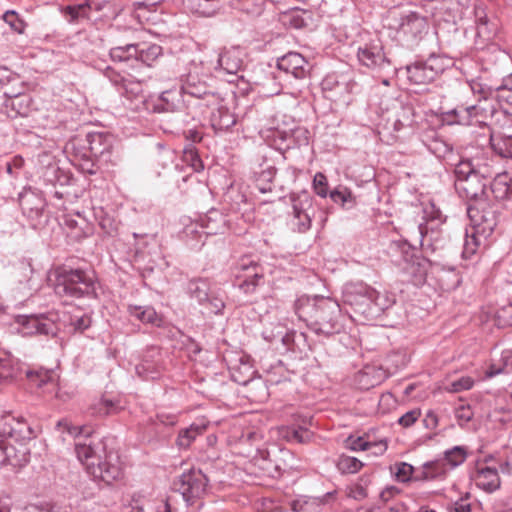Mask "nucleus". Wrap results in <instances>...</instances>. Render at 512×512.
Segmentation results:
<instances>
[{"label": "nucleus", "instance_id": "f257e3e1", "mask_svg": "<svg viewBox=\"0 0 512 512\" xmlns=\"http://www.w3.org/2000/svg\"><path fill=\"white\" fill-rule=\"evenodd\" d=\"M340 305L329 297L302 296L295 302V313L317 335L331 336L340 330Z\"/></svg>", "mask_w": 512, "mask_h": 512}, {"label": "nucleus", "instance_id": "f03ea898", "mask_svg": "<svg viewBox=\"0 0 512 512\" xmlns=\"http://www.w3.org/2000/svg\"><path fill=\"white\" fill-rule=\"evenodd\" d=\"M75 452L78 460L94 480L111 484L121 477L122 470L118 455L113 451H107L103 442L99 441L95 444L77 442Z\"/></svg>", "mask_w": 512, "mask_h": 512}, {"label": "nucleus", "instance_id": "7ed1b4c3", "mask_svg": "<svg viewBox=\"0 0 512 512\" xmlns=\"http://www.w3.org/2000/svg\"><path fill=\"white\" fill-rule=\"evenodd\" d=\"M467 214L471 222L470 230L466 231L462 256L471 258L483 241L493 233L498 223V207L489 198L480 199L468 205Z\"/></svg>", "mask_w": 512, "mask_h": 512}, {"label": "nucleus", "instance_id": "20e7f679", "mask_svg": "<svg viewBox=\"0 0 512 512\" xmlns=\"http://www.w3.org/2000/svg\"><path fill=\"white\" fill-rule=\"evenodd\" d=\"M454 186L460 197L477 202L488 198L489 165L478 157L458 160L454 168Z\"/></svg>", "mask_w": 512, "mask_h": 512}, {"label": "nucleus", "instance_id": "39448f33", "mask_svg": "<svg viewBox=\"0 0 512 512\" xmlns=\"http://www.w3.org/2000/svg\"><path fill=\"white\" fill-rule=\"evenodd\" d=\"M414 122V108L399 98H383L380 102L379 128L390 136Z\"/></svg>", "mask_w": 512, "mask_h": 512}, {"label": "nucleus", "instance_id": "423d86ee", "mask_svg": "<svg viewBox=\"0 0 512 512\" xmlns=\"http://www.w3.org/2000/svg\"><path fill=\"white\" fill-rule=\"evenodd\" d=\"M55 292L75 298L95 295L94 278L81 269L58 267L55 270Z\"/></svg>", "mask_w": 512, "mask_h": 512}, {"label": "nucleus", "instance_id": "0eeeda50", "mask_svg": "<svg viewBox=\"0 0 512 512\" xmlns=\"http://www.w3.org/2000/svg\"><path fill=\"white\" fill-rule=\"evenodd\" d=\"M496 113V107L492 100L488 98L479 99L473 105H459L456 108L444 112V120L448 124L459 125H488Z\"/></svg>", "mask_w": 512, "mask_h": 512}, {"label": "nucleus", "instance_id": "6e6552de", "mask_svg": "<svg viewBox=\"0 0 512 512\" xmlns=\"http://www.w3.org/2000/svg\"><path fill=\"white\" fill-rule=\"evenodd\" d=\"M0 436L13 438L19 447L35 438V432L23 417H15L11 413H4L0 417Z\"/></svg>", "mask_w": 512, "mask_h": 512}, {"label": "nucleus", "instance_id": "1a4fd4ad", "mask_svg": "<svg viewBox=\"0 0 512 512\" xmlns=\"http://www.w3.org/2000/svg\"><path fill=\"white\" fill-rule=\"evenodd\" d=\"M443 71V60L440 57L431 56L424 62L407 66V77L414 84L424 85L433 82Z\"/></svg>", "mask_w": 512, "mask_h": 512}, {"label": "nucleus", "instance_id": "9d476101", "mask_svg": "<svg viewBox=\"0 0 512 512\" xmlns=\"http://www.w3.org/2000/svg\"><path fill=\"white\" fill-rule=\"evenodd\" d=\"M207 478L200 470H190L174 481V488L181 493L186 502L199 498L206 489Z\"/></svg>", "mask_w": 512, "mask_h": 512}, {"label": "nucleus", "instance_id": "9b49d317", "mask_svg": "<svg viewBox=\"0 0 512 512\" xmlns=\"http://www.w3.org/2000/svg\"><path fill=\"white\" fill-rule=\"evenodd\" d=\"M182 103L180 88L171 86L161 92L158 97H149L144 101L145 110L149 113H171L177 111Z\"/></svg>", "mask_w": 512, "mask_h": 512}, {"label": "nucleus", "instance_id": "f8f14e48", "mask_svg": "<svg viewBox=\"0 0 512 512\" xmlns=\"http://www.w3.org/2000/svg\"><path fill=\"white\" fill-rule=\"evenodd\" d=\"M30 448L26 444L19 447L0 439V469L5 466L22 468L30 460Z\"/></svg>", "mask_w": 512, "mask_h": 512}, {"label": "nucleus", "instance_id": "ddd939ff", "mask_svg": "<svg viewBox=\"0 0 512 512\" xmlns=\"http://www.w3.org/2000/svg\"><path fill=\"white\" fill-rule=\"evenodd\" d=\"M18 323L22 326L24 335H46L55 337L58 328L53 320L44 315L21 316Z\"/></svg>", "mask_w": 512, "mask_h": 512}, {"label": "nucleus", "instance_id": "4468645a", "mask_svg": "<svg viewBox=\"0 0 512 512\" xmlns=\"http://www.w3.org/2000/svg\"><path fill=\"white\" fill-rule=\"evenodd\" d=\"M373 288L363 283L350 284L345 287L344 302L355 306L356 311L369 314Z\"/></svg>", "mask_w": 512, "mask_h": 512}, {"label": "nucleus", "instance_id": "2eb2a0df", "mask_svg": "<svg viewBox=\"0 0 512 512\" xmlns=\"http://www.w3.org/2000/svg\"><path fill=\"white\" fill-rule=\"evenodd\" d=\"M104 75L117 88L118 92L128 100L141 96L143 92L141 81L132 77H125L111 67L106 68Z\"/></svg>", "mask_w": 512, "mask_h": 512}, {"label": "nucleus", "instance_id": "dca6fc26", "mask_svg": "<svg viewBox=\"0 0 512 512\" xmlns=\"http://www.w3.org/2000/svg\"><path fill=\"white\" fill-rule=\"evenodd\" d=\"M422 142L437 158L443 159L447 161L448 164L455 167L458 161H456L453 146L434 130L426 131L422 136Z\"/></svg>", "mask_w": 512, "mask_h": 512}, {"label": "nucleus", "instance_id": "f3484780", "mask_svg": "<svg viewBox=\"0 0 512 512\" xmlns=\"http://www.w3.org/2000/svg\"><path fill=\"white\" fill-rule=\"evenodd\" d=\"M26 377L31 383L41 388L45 385H52L55 390V397L67 401L72 397V394L62 389L58 385L59 376L54 370L39 368V369H28L25 372Z\"/></svg>", "mask_w": 512, "mask_h": 512}, {"label": "nucleus", "instance_id": "a211bd4d", "mask_svg": "<svg viewBox=\"0 0 512 512\" xmlns=\"http://www.w3.org/2000/svg\"><path fill=\"white\" fill-rule=\"evenodd\" d=\"M291 200L295 225L299 232H305L311 227L309 210L312 209V197L303 191L292 196Z\"/></svg>", "mask_w": 512, "mask_h": 512}, {"label": "nucleus", "instance_id": "6ab92c4d", "mask_svg": "<svg viewBox=\"0 0 512 512\" xmlns=\"http://www.w3.org/2000/svg\"><path fill=\"white\" fill-rule=\"evenodd\" d=\"M357 57L360 64L372 69H383L390 65L383 52L382 45L376 43L365 44L363 47H359Z\"/></svg>", "mask_w": 512, "mask_h": 512}, {"label": "nucleus", "instance_id": "aec40b11", "mask_svg": "<svg viewBox=\"0 0 512 512\" xmlns=\"http://www.w3.org/2000/svg\"><path fill=\"white\" fill-rule=\"evenodd\" d=\"M280 70L287 74H291L296 79H303L309 72V64L307 60L297 52H289L280 57L277 61Z\"/></svg>", "mask_w": 512, "mask_h": 512}, {"label": "nucleus", "instance_id": "412c9836", "mask_svg": "<svg viewBox=\"0 0 512 512\" xmlns=\"http://www.w3.org/2000/svg\"><path fill=\"white\" fill-rule=\"evenodd\" d=\"M428 30V24L425 17L416 12H410L401 17L399 32L407 36L412 41L422 38V35Z\"/></svg>", "mask_w": 512, "mask_h": 512}, {"label": "nucleus", "instance_id": "4be33fe9", "mask_svg": "<svg viewBox=\"0 0 512 512\" xmlns=\"http://www.w3.org/2000/svg\"><path fill=\"white\" fill-rule=\"evenodd\" d=\"M244 52L239 47L224 48L218 56L217 67L229 75H236L243 67Z\"/></svg>", "mask_w": 512, "mask_h": 512}, {"label": "nucleus", "instance_id": "5701e85b", "mask_svg": "<svg viewBox=\"0 0 512 512\" xmlns=\"http://www.w3.org/2000/svg\"><path fill=\"white\" fill-rule=\"evenodd\" d=\"M492 149L503 158H512V123L504 125L501 130L490 134Z\"/></svg>", "mask_w": 512, "mask_h": 512}, {"label": "nucleus", "instance_id": "b1692460", "mask_svg": "<svg viewBox=\"0 0 512 512\" xmlns=\"http://www.w3.org/2000/svg\"><path fill=\"white\" fill-rule=\"evenodd\" d=\"M180 90L195 98L208 99V103L216 104L219 101V97L208 90L205 82L197 80L196 76L191 73L186 76Z\"/></svg>", "mask_w": 512, "mask_h": 512}, {"label": "nucleus", "instance_id": "393cba45", "mask_svg": "<svg viewBox=\"0 0 512 512\" xmlns=\"http://www.w3.org/2000/svg\"><path fill=\"white\" fill-rule=\"evenodd\" d=\"M63 323L70 333H83L91 326L89 314L78 307H72L63 313Z\"/></svg>", "mask_w": 512, "mask_h": 512}, {"label": "nucleus", "instance_id": "a878e982", "mask_svg": "<svg viewBox=\"0 0 512 512\" xmlns=\"http://www.w3.org/2000/svg\"><path fill=\"white\" fill-rule=\"evenodd\" d=\"M20 206L24 213L29 217H38L42 214L45 207V200L42 196L26 191L20 195Z\"/></svg>", "mask_w": 512, "mask_h": 512}, {"label": "nucleus", "instance_id": "bb28decb", "mask_svg": "<svg viewBox=\"0 0 512 512\" xmlns=\"http://www.w3.org/2000/svg\"><path fill=\"white\" fill-rule=\"evenodd\" d=\"M88 148L91 156L99 158L108 153L112 147L111 139L102 132H91L86 136Z\"/></svg>", "mask_w": 512, "mask_h": 512}, {"label": "nucleus", "instance_id": "cd10ccee", "mask_svg": "<svg viewBox=\"0 0 512 512\" xmlns=\"http://www.w3.org/2000/svg\"><path fill=\"white\" fill-rule=\"evenodd\" d=\"M475 482L480 489L489 493L500 487V477L495 468L484 467L479 469L475 476Z\"/></svg>", "mask_w": 512, "mask_h": 512}, {"label": "nucleus", "instance_id": "c85d7f7f", "mask_svg": "<svg viewBox=\"0 0 512 512\" xmlns=\"http://www.w3.org/2000/svg\"><path fill=\"white\" fill-rule=\"evenodd\" d=\"M183 6L190 13L210 17L220 8V0H183Z\"/></svg>", "mask_w": 512, "mask_h": 512}, {"label": "nucleus", "instance_id": "c756f323", "mask_svg": "<svg viewBox=\"0 0 512 512\" xmlns=\"http://www.w3.org/2000/svg\"><path fill=\"white\" fill-rule=\"evenodd\" d=\"M447 471H448V468L442 459L426 462L423 464L422 470L419 471L414 476V480L415 481H427V480L442 478L446 475Z\"/></svg>", "mask_w": 512, "mask_h": 512}, {"label": "nucleus", "instance_id": "7c9ffc66", "mask_svg": "<svg viewBox=\"0 0 512 512\" xmlns=\"http://www.w3.org/2000/svg\"><path fill=\"white\" fill-rule=\"evenodd\" d=\"M211 126L215 131H226L236 123V118L228 108L219 107L211 114Z\"/></svg>", "mask_w": 512, "mask_h": 512}, {"label": "nucleus", "instance_id": "2f4dec72", "mask_svg": "<svg viewBox=\"0 0 512 512\" xmlns=\"http://www.w3.org/2000/svg\"><path fill=\"white\" fill-rule=\"evenodd\" d=\"M243 270H252L250 274H246L244 280L239 284L240 289L245 293H252L256 287L259 286L260 281L263 279L262 269L256 263L242 264Z\"/></svg>", "mask_w": 512, "mask_h": 512}, {"label": "nucleus", "instance_id": "473e14b6", "mask_svg": "<svg viewBox=\"0 0 512 512\" xmlns=\"http://www.w3.org/2000/svg\"><path fill=\"white\" fill-rule=\"evenodd\" d=\"M394 303V294L387 291L380 293L373 289V295H371L369 315H378L379 313L384 312L386 309L391 307Z\"/></svg>", "mask_w": 512, "mask_h": 512}, {"label": "nucleus", "instance_id": "72a5a7b5", "mask_svg": "<svg viewBox=\"0 0 512 512\" xmlns=\"http://www.w3.org/2000/svg\"><path fill=\"white\" fill-rule=\"evenodd\" d=\"M289 505L293 512H319L323 501L317 497L299 496Z\"/></svg>", "mask_w": 512, "mask_h": 512}, {"label": "nucleus", "instance_id": "f704fd0d", "mask_svg": "<svg viewBox=\"0 0 512 512\" xmlns=\"http://www.w3.org/2000/svg\"><path fill=\"white\" fill-rule=\"evenodd\" d=\"M206 430V425L192 424L182 429L177 437L176 443L179 448L187 449L191 443Z\"/></svg>", "mask_w": 512, "mask_h": 512}, {"label": "nucleus", "instance_id": "c9c22d12", "mask_svg": "<svg viewBox=\"0 0 512 512\" xmlns=\"http://www.w3.org/2000/svg\"><path fill=\"white\" fill-rule=\"evenodd\" d=\"M138 44H126L110 49L109 56L114 62L137 61Z\"/></svg>", "mask_w": 512, "mask_h": 512}, {"label": "nucleus", "instance_id": "e433bc0d", "mask_svg": "<svg viewBox=\"0 0 512 512\" xmlns=\"http://www.w3.org/2000/svg\"><path fill=\"white\" fill-rule=\"evenodd\" d=\"M187 293L199 304L204 305L208 300L209 284L204 279H192L188 282Z\"/></svg>", "mask_w": 512, "mask_h": 512}, {"label": "nucleus", "instance_id": "4c0bfd02", "mask_svg": "<svg viewBox=\"0 0 512 512\" xmlns=\"http://www.w3.org/2000/svg\"><path fill=\"white\" fill-rule=\"evenodd\" d=\"M89 411L93 416H108L117 413L118 406L117 403L113 400L100 397L91 403Z\"/></svg>", "mask_w": 512, "mask_h": 512}, {"label": "nucleus", "instance_id": "58836bf2", "mask_svg": "<svg viewBox=\"0 0 512 512\" xmlns=\"http://www.w3.org/2000/svg\"><path fill=\"white\" fill-rule=\"evenodd\" d=\"M128 310L131 316L135 317L143 323L159 325L161 322L160 317L153 307L129 306Z\"/></svg>", "mask_w": 512, "mask_h": 512}, {"label": "nucleus", "instance_id": "ea45409f", "mask_svg": "<svg viewBox=\"0 0 512 512\" xmlns=\"http://www.w3.org/2000/svg\"><path fill=\"white\" fill-rule=\"evenodd\" d=\"M162 55V47L157 44L151 45H139L138 44V53H137V61L151 66L154 61H156Z\"/></svg>", "mask_w": 512, "mask_h": 512}, {"label": "nucleus", "instance_id": "a19ab883", "mask_svg": "<svg viewBox=\"0 0 512 512\" xmlns=\"http://www.w3.org/2000/svg\"><path fill=\"white\" fill-rule=\"evenodd\" d=\"M232 379L241 385L248 384L255 373L253 367L247 361H241L238 366H234L230 369Z\"/></svg>", "mask_w": 512, "mask_h": 512}, {"label": "nucleus", "instance_id": "79ce46f5", "mask_svg": "<svg viewBox=\"0 0 512 512\" xmlns=\"http://www.w3.org/2000/svg\"><path fill=\"white\" fill-rule=\"evenodd\" d=\"M490 192L497 200H505L512 197V182H507L505 177H497L490 184Z\"/></svg>", "mask_w": 512, "mask_h": 512}, {"label": "nucleus", "instance_id": "37998d69", "mask_svg": "<svg viewBox=\"0 0 512 512\" xmlns=\"http://www.w3.org/2000/svg\"><path fill=\"white\" fill-rule=\"evenodd\" d=\"M353 86L354 85L348 81H342L335 90H332L331 93L327 94L326 99L347 105L351 101L350 94Z\"/></svg>", "mask_w": 512, "mask_h": 512}, {"label": "nucleus", "instance_id": "c03bdc74", "mask_svg": "<svg viewBox=\"0 0 512 512\" xmlns=\"http://www.w3.org/2000/svg\"><path fill=\"white\" fill-rule=\"evenodd\" d=\"M425 214H427L428 217H430V220L428 221L424 229L421 227V225H419V230L422 235V242L438 241V237L434 236L435 226H433V221L439 220L440 222H442V213L440 210L432 211L431 213H429L428 210L426 209Z\"/></svg>", "mask_w": 512, "mask_h": 512}, {"label": "nucleus", "instance_id": "a18cd8bd", "mask_svg": "<svg viewBox=\"0 0 512 512\" xmlns=\"http://www.w3.org/2000/svg\"><path fill=\"white\" fill-rule=\"evenodd\" d=\"M466 457V450L461 446H455L444 453V458L442 460L446 466L449 465V468L453 469L462 464L466 460Z\"/></svg>", "mask_w": 512, "mask_h": 512}, {"label": "nucleus", "instance_id": "49530a36", "mask_svg": "<svg viewBox=\"0 0 512 512\" xmlns=\"http://www.w3.org/2000/svg\"><path fill=\"white\" fill-rule=\"evenodd\" d=\"M363 467V463L352 456L341 455L337 461V468L343 474L357 473Z\"/></svg>", "mask_w": 512, "mask_h": 512}, {"label": "nucleus", "instance_id": "de8ad7c7", "mask_svg": "<svg viewBox=\"0 0 512 512\" xmlns=\"http://www.w3.org/2000/svg\"><path fill=\"white\" fill-rule=\"evenodd\" d=\"M64 15L70 22L78 21L89 16L86 2L78 5H70L64 8Z\"/></svg>", "mask_w": 512, "mask_h": 512}, {"label": "nucleus", "instance_id": "09e8293b", "mask_svg": "<svg viewBox=\"0 0 512 512\" xmlns=\"http://www.w3.org/2000/svg\"><path fill=\"white\" fill-rule=\"evenodd\" d=\"M284 437L289 442L305 443L310 437V433L307 429L299 427L298 429H285Z\"/></svg>", "mask_w": 512, "mask_h": 512}, {"label": "nucleus", "instance_id": "8fccbe9b", "mask_svg": "<svg viewBox=\"0 0 512 512\" xmlns=\"http://www.w3.org/2000/svg\"><path fill=\"white\" fill-rule=\"evenodd\" d=\"M3 19L15 32L19 34L24 32L26 24L19 18L15 11H6L3 15Z\"/></svg>", "mask_w": 512, "mask_h": 512}, {"label": "nucleus", "instance_id": "3c124183", "mask_svg": "<svg viewBox=\"0 0 512 512\" xmlns=\"http://www.w3.org/2000/svg\"><path fill=\"white\" fill-rule=\"evenodd\" d=\"M414 467L406 462L395 464V476L400 482L410 481L413 477Z\"/></svg>", "mask_w": 512, "mask_h": 512}, {"label": "nucleus", "instance_id": "603ef678", "mask_svg": "<svg viewBox=\"0 0 512 512\" xmlns=\"http://www.w3.org/2000/svg\"><path fill=\"white\" fill-rule=\"evenodd\" d=\"M474 381L471 377H461L458 380L451 382L445 387L446 391L450 393H458L461 391L469 390L473 387Z\"/></svg>", "mask_w": 512, "mask_h": 512}, {"label": "nucleus", "instance_id": "864d4df0", "mask_svg": "<svg viewBox=\"0 0 512 512\" xmlns=\"http://www.w3.org/2000/svg\"><path fill=\"white\" fill-rule=\"evenodd\" d=\"M313 188L317 195L325 198L328 195V182L326 176L317 172L313 179Z\"/></svg>", "mask_w": 512, "mask_h": 512}, {"label": "nucleus", "instance_id": "5fc2aeb1", "mask_svg": "<svg viewBox=\"0 0 512 512\" xmlns=\"http://www.w3.org/2000/svg\"><path fill=\"white\" fill-rule=\"evenodd\" d=\"M421 416V410L420 409H413L405 414H403L401 417L398 418L397 423L402 426L403 428H409L413 426L418 419Z\"/></svg>", "mask_w": 512, "mask_h": 512}, {"label": "nucleus", "instance_id": "6e6d98bb", "mask_svg": "<svg viewBox=\"0 0 512 512\" xmlns=\"http://www.w3.org/2000/svg\"><path fill=\"white\" fill-rule=\"evenodd\" d=\"M348 495L349 497L355 500H363L364 498H366L368 495L367 482L361 479L360 482L351 485V487L349 488Z\"/></svg>", "mask_w": 512, "mask_h": 512}, {"label": "nucleus", "instance_id": "4d7b16f0", "mask_svg": "<svg viewBox=\"0 0 512 512\" xmlns=\"http://www.w3.org/2000/svg\"><path fill=\"white\" fill-rule=\"evenodd\" d=\"M345 445L352 451H365L370 448L371 444L366 441L363 437H348L345 441Z\"/></svg>", "mask_w": 512, "mask_h": 512}, {"label": "nucleus", "instance_id": "13d9d810", "mask_svg": "<svg viewBox=\"0 0 512 512\" xmlns=\"http://www.w3.org/2000/svg\"><path fill=\"white\" fill-rule=\"evenodd\" d=\"M497 98L500 102L512 105V80L497 88Z\"/></svg>", "mask_w": 512, "mask_h": 512}, {"label": "nucleus", "instance_id": "bf43d9fd", "mask_svg": "<svg viewBox=\"0 0 512 512\" xmlns=\"http://www.w3.org/2000/svg\"><path fill=\"white\" fill-rule=\"evenodd\" d=\"M329 195L333 202L341 205H344L351 198V192L347 188L334 189Z\"/></svg>", "mask_w": 512, "mask_h": 512}, {"label": "nucleus", "instance_id": "052dcab7", "mask_svg": "<svg viewBox=\"0 0 512 512\" xmlns=\"http://www.w3.org/2000/svg\"><path fill=\"white\" fill-rule=\"evenodd\" d=\"M137 374L144 379H154L157 376V372L152 369L151 364L148 361L136 366Z\"/></svg>", "mask_w": 512, "mask_h": 512}, {"label": "nucleus", "instance_id": "680f3d73", "mask_svg": "<svg viewBox=\"0 0 512 512\" xmlns=\"http://www.w3.org/2000/svg\"><path fill=\"white\" fill-rule=\"evenodd\" d=\"M426 429L435 430L439 424V418L433 410H428L422 420Z\"/></svg>", "mask_w": 512, "mask_h": 512}, {"label": "nucleus", "instance_id": "e2e57ef3", "mask_svg": "<svg viewBox=\"0 0 512 512\" xmlns=\"http://www.w3.org/2000/svg\"><path fill=\"white\" fill-rule=\"evenodd\" d=\"M341 82L342 81L337 80L334 76H327L322 82V90L325 98H327V94L331 93L332 90H335Z\"/></svg>", "mask_w": 512, "mask_h": 512}, {"label": "nucleus", "instance_id": "0e129e2a", "mask_svg": "<svg viewBox=\"0 0 512 512\" xmlns=\"http://www.w3.org/2000/svg\"><path fill=\"white\" fill-rule=\"evenodd\" d=\"M208 306L211 313L217 314L224 308V302L222 299L217 297H211L208 295V300L204 303Z\"/></svg>", "mask_w": 512, "mask_h": 512}, {"label": "nucleus", "instance_id": "69168bd1", "mask_svg": "<svg viewBox=\"0 0 512 512\" xmlns=\"http://www.w3.org/2000/svg\"><path fill=\"white\" fill-rule=\"evenodd\" d=\"M212 215H213V213L208 217V223L206 225L207 228L209 229L208 233L209 234L223 233L224 230H225V224H226V221H225L224 217L221 216V215L216 214V216L219 217V221H220L221 226L220 227H213V226L210 225V223L215 221V220H213Z\"/></svg>", "mask_w": 512, "mask_h": 512}, {"label": "nucleus", "instance_id": "338daca9", "mask_svg": "<svg viewBox=\"0 0 512 512\" xmlns=\"http://www.w3.org/2000/svg\"><path fill=\"white\" fill-rule=\"evenodd\" d=\"M88 10L104 11L107 7H110L108 0H86Z\"/></svg>", "mask_w": 512, "mask_h": 512}, {"label": "nucleus", "instance_id": "774afa93", "mask_svg": "<svg viewBox=\"0 0 512 512\" xmlns=\"http://www.w3.org/2000/svg\"><path fill=\"white\" fill-rule=\"evenodd\" d=\"M469 495L467 494L465 498H461L460 500L454 503L455 512H470L471 504L468 501Z\"/></svg>", "mask_w": 512, "mask_h": 512}]
</instances>
